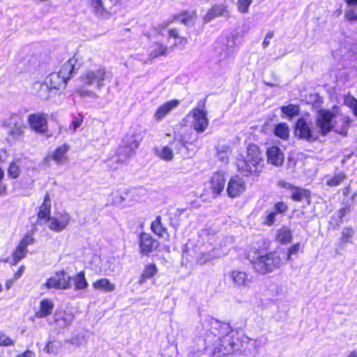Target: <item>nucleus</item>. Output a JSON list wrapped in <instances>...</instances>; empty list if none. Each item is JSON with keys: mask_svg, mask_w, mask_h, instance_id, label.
I'll use <instances>...</instances> for the list:
<instances>
[{"mask_svg": "<svg viewBox=\"0 0 357 357\" xmlns=\"http://www.w3.org/2000/svg\"><path fill=\"white\" fill-rule=\"evenodd\" d=\"M52 203L50 194L48 192L45 195L43 202L42 204L39 207V211L38 213V221L44 220L47 222L50 216Z\"/></svg>", "mask_w": 357, "mask_h": 357, "instance_id": "5701e85b", "label": "nucleus"}, {"mask_svg": "<svg viewBox=\"0 0 357 357\" xmlns=\"http://www.w3.org/2000/svg\"><path fill=\"white\" fill-rule=\"evenodd\" d=\"M249 162H252L254 165L252 166V170H261L263 167V155L258 146L250 144L247 149V155L244 158L238 159V169H247L249 167Z\"/></svg>", "mask_w": 357, "mask_h": 357, "instance_id": "0eeeda50", "label": "nucleus"}, {"mask_svg": "<svg viewBox=\"0 0 357 357\" xmlns=\"http://www.w3.org/2000/svg\"><path fill=\"white\" fill-rule=\"evenodd\" d=\"M95 289L102 290L105 292L113 291L115 289V284L110 282L107 278H102L93 283Z\"/></svg>", "mask_w": 357, "mask_h": 357, "instance_id": "2f4dec72", "label": "nucleus"}, {"mask_svg": "<svg viewBox=\"0 0 357 357\" xmlns=\"http://www.w3.org/2000/svg\"><path fill=\"white\" fill-rule=\"evenodd\" d=\"M178 20L185 26L193 24L195 20V12H185L178 16Z\"/></svg>", "mask_w": 357, "mask_h": 357, "instance_id": "58836bf2", "label": "nucleus"}, {"mask_svg": "<svg viewBox=\"0 0 357 357\" xmlns=\"http://www.w3.org/2000/svg\"><path fill=\"white\" fill-rule=\"evenodd\" d=\"M300 250V244L296 243L291 247L289 248L288 250V255H287V259L291 260V255H296L298 252V250Z\"/></svg>", "mask_w": 357, "mask_h": 357, "instance_id": "4d7b16f0", "label": "nucleus"}, {"mask_svg": "<svg viewBox=\"0 0 357 357\" xmlns=\"http://www.w3.org/2000/svg\"><path fill=\"white\" fill-rule=\"evenodd\" d=\"M74 319V314L66 311L56 312L54 314L56 324L62 328L69 326L73 323Z\"/></svg>", "mask_w": 357, "mask_h": 357, "instance_id": "b1692460", "label": "nucleus"}, {"mask_svg": "<svg viewBox=\"0 0 357 357\" xmlns=\"http://www.w3.org/2000/svg\"><path fill=\"white\" fill-rule=\"evenodd\" d=\"M354 234V231L351 227H344L341 232V241L342 243H349Z\"/></svg>", "mask_w": 357, "mask_h": 357, "instance_id": "a18cd8bd", "label": "nucleus"}, {"mask_svg": "<svg viewBox=\"0 0 357 357\" xmlns=\"http://www.w3.org/2000/svg\"><path fill=\"white\" fill-rule=\"evenodd\" d=\"M255 254L256 256L249 253L248 259L255 271L260 274L271 273L278 268L282 264L280 257L275 253L269 252L262 255L259 252H256Z\"/></svg>", "mask_w": 357, "mask_h": 357, "instance_id": "20e7f679", "label": "nucleus"}, {"mask_svg": "<svg viewBox=\"0 0 357 357\" xmlns=\"http://www.w3.org/2000/svg\"><path fill=\"white\" fill-rule=\"evenodd\" d=\"M279 186L283 188H286L291 192V188H294L295 186H293L291 184L286 183L285 181H279L278 183Z\"/></svg>", "mask_w": 357, "mask_h": 357, "instance_id": "69168bd1", "label": "nucleus"}, {"mask_svg": "<svg viewBox=\"0 0 357 357\" xmlns=\"http://www.w3.org/2000/svg\"><path fill=\"white\" fill-rule=\"evenodd\" d=\"M54 305L50 299H43L40 302L39 310L36 312V318H45L50 315L53 311Z\"/></svg>", "mask_w": 357, "mask_h": 357, "instance_id": "cd10ccee", "label": "nucleus"}, {"mask_svg": "<svg viewBox=\"0 0 357 357\" xmlns=\"http://www.w3.org/2000/svg\"><path fill=\"white\" fill-rule=\"evenodd\" d=\"M278 215L273 210L266 212V214L261 216V224L266 226H272L275 224Z\"/></svg>", "mask_w": 357, "mask_h": 357, "instance_id": "4c0bfd02", "label": "nucleus"}, {"mask_svg": "<svg viewBox=\"0 0 357 357\" xmlns=\"http://www.w3.org/2000/svg\"><path fill=\"white\" fill-rule=\"evenodd\" d=\"M249 167H248L247 169H238V171L241 172V174L248 176L250 174H254L259 172L261 170H252V166L254 165V164L252 162H249L248 163Z\"/></svg>", "mask_w": 357, "mask_h": 357, "instance_id": "6e6d98bb", "label": "nucleus"}, {"mask_svg": "<svg viewBox=\"0 0 357 357\" xmlns=\"http://www.w3.org/2000/svg\"><path fill=\"white\" fill-rule=\"evenodd\" d=\"M77 93L82 98L89 97L93 99H97L99 98V96L96 92L90 90L80 89L77 91Z\"/></svg>", "mask_w": 357, "mask_h": 357, "instance_id": "8fccbe9b", "label": "nucleus"}, {"mask_svg": "<svg viewBox=\"0 0 357 357\" xmlns=\"http://www.w3.org/2000/svg\"><path fill=\"white\" fill-rule=\"evenodd\" d=\"M112 74L105 66L98 63L90 64L80 76L82 82L87 86H93L96 89L100 90L105 82H110Z\"/></svg>", "mask_w": 357, "mask_h": 357, "instance_id": "7ed1b4c3", "label": "nucleus"}, {"mask_svg": "<svg viewBox=\"0 0 357 357\" xmlns=\"http://www.w3.org/2000/svg\"><path fill=\"white\" fill-rule=\"evenodd\" d=\"M191 114L192 116V126L195 130L199 133L204 132L208 126L207 112L197 107L191 111Z\"/></svg>", "mask_w": 357, "mask_h": 357, "instance_id": "f8f14e48", "label": "nucleus"}, {"mask_svg": "<svg viewBox=\"0 0 357 357\" xmlns=\"http://www.w3.org/2000/svg\"><path fill=\"white\" fill-rule=\"evenodd\" d=\"M169 48L167 45L159 42H154L150 47L149 59L153 60L159 56H163L168 54Z\"/></svg>", "mask_w": 357, "mask_h": 357, "instance_id": "a878e982", "label": "nucleus"}, {"mask_svg": "<svg viewBox=\"0 0 357 357\" xmlns=\"http://www.w3.org/2000/svg\"><path fill=\"white\" fill-rule=\"evenodd\" d=\"M345 17L347 20L351 21L357 20V14L352 10L346 11Z\"/></svg>", "mask_w": 357, "mask_h": 357, "instance_id": "680f3d73", "label": "nucleus"}, {"mask_svg": "<svg viewBox=\"0 0 357 357\" xmlns=\"http://www.w3.org/2000/svg\"><path fill=\"white\" fill-rule=\"evenodd\" d=\"M295 133L300 138L308 142H314L318 139V135L314 133L307 124L305 119H299L296 125Z\"/></svg>", "mask_w": 357, "mask_h": 357, "instance_id": "2eb2a0df", "label": "nucleus"}, {"mask_svg": "<svg viewBox=\"0 0 357 357\" xmlns=\"http://www.w3.org/2000/svg\"><path fill=\"white\" fill-rule=\"evenodd\" d=\"M44 351L47 354H56L58 352V348L54 342H50L45 347Z\"/></svg>", "mask_w": 357, "mask_h": 357, "instance_id": "5fc2aeb1", "label": "nucleus"}, {"mask_svg": "<svg viewBox=\"0 0 357 357\" xmlns=\"http://www.w3.org/2000/svg\"><path fill=\"white\" fill-rule=\"evenodd\" d=\"M24 269H25L24 266H21L20 267V268L18 269V271L15 273L14 280H17L19 278H20L24 272Z\"/></svg>", "mask_w": 357, "mask_h": 357, "instance_id": "0e129e2a", "label": "nucleus"}, {"mask_svg": "<svg viewBox=\"0 0 357 357\" xmlns=\"http://www.w3.org/2000/svg\"><path fill=\"white\" fill-rule=\"evenodd\" d=\"M179 103L178 100H171L160 105L154 114L155 120L156 121H160L173 109H176Z\"/></svg>", "mask_w": 357, "mask_h": 357, "instance_id": "6ab92c4d", "label": "nucleus"}, {"mask_svg": "<svg viewBox=\"0 0 357 357\" xmlns=\"http://www.w3.org/2000/svg\"><path fill=\"white\" fill-rule=\"evenodd\" d=\"M210 183L213 193L216 195L220 194L225 185V178L223 174L220 172L215 173L211 178Z\"/></svg>", "mask_w": 357, "mask_h": 357, "instance_id": "393cba45", "label": "nucleus"}, {"mask_svg": "<svg viewBox=\"0 0 357 357\" xmlns=\"http://www.w3.org/2000/svg\"><path fill=\"white\" fill-rule=\"evenodd\" d=\"M281 110L283 114L289 117L297 116L299 114L298 107L291 104L287 106H282Z\"/></svg>", "mask_w": 357, "mask_h": 357, "instance_id": "ea45409f", "label": "nucleus"}, {"mask_svg": "<svg viewBox=\"0 0 357 357\" xmlns=\"http://www.w3.org/2000/svg\"><path fill=\"white\" fill-rule=\"evenodd\" d=\"M151 231L160 238L168 236L167 229L162 225L161 217L157 216L151 225Z\"/></svg>", "mask_w": 357, "mask_h": 357, "instance_id": "7c9ffc66", "label": "nucleus"}, {"mask_svg": "<svg viewBox=\"0 0 357 357\" xmlns=\"http://www.w3.org/2000/svg\"><path fill=\"white\" fill-rule=\"evenodd\" d=\"M349 211V208L347 207H344V208H340L338 211L339 218L342 219L346 214L348 213Z\"/></svg>", "mask_w": 357, "mask_h": 357, "instance_id": "338daca9", "label": "nucleus"}, {"mask_svg": "<svg viewBox=\"0 0 357 357\" xmlns=\"http://www.w3.org/2000/svg\"><path fill=\"white\" fill-rule=\"evenodd\" d=\"M338 107H334L333 111L320 109L317 117V126L322 135H326L332 128V121L337 112Z\"/></svg>", "mask_w": 357, "mask_h": 357, "instance_id": "6e6552de", "label": "nucleus"}, {"mask_svg": "<svg viewBox=\"0 0 357 357\" xmlns=\"http://www.w3.org/2000/svg\"><path fill=\"white\" fill-rule=\"evenodd\" d=\"M172 148L169 146H165L161 149H155V155L160 159L169 162L174 158L173 149L178 150V151L184 146V144L181 140H175L170 144Z\"/></svg>", "mask_w": 357, "mask_h": 357, "instance_id": "a211bd4d", "label": "nucleus"}, {"mask_svg": "<svg viewBox=\"0 0 357 357\" xmlns=\"http://www.w3.org/2000/svg\"><path fill=\"white\" fill-rule=\"evenodd\" d=\"M266 155L268 162L276 167L281 166L284 162V154L277 146H271L267 150Z\"/></svg>", "mask_w": 357, "mask_h": 357, "instance_id": "4be33fe9", "label": "nucleus"}, {"mask_svg": "<svg viewBox=\"0 0 357 357\" xmlns=\"http://www.w3.org/2000/svg\"><path fill=\"white\" fill-rule=\"evenodd\" d=\"M274 133L277 137L286 139L289 134V127L284 123H278L275 128Z\"/></svg>", "mask_w": 357, "mask_h": 357, "instance_id": "c9c22d12", "label": "nucleus"}, {"mask_svg": "<svg viewBox=\"0 0 357 357\" xmlns=\"http://www.w3.org/2000/svg\"><path fill=\"white\" fill-rule=\"evenodd\" d=\"M71 284L75 290H83L88 287L89 284L84 271H80L74 277H71Z\"/></svg>", "mask_w": 357, "mask_h": 357, "instance_id": "c85d7f7f", "label": "nucleus"}, {"mask_svg": "<svg viewBox=\"0 0 357 357\" xmlns=\"http://www.w3.org/2000/svg\"><path fill=\"white\" fill-rule=\"evenodd\" d=\"M17 357H35V354L30 350H26L24 353L19 354Z\"/></svg>", "mask_w": 357, "mask_h": 357, "instance_id": "774afa93", "label": "nucleus"}, {"mask_svg": "<svg viewBox=\"0 0 357 357\" xmlns=\"http://www.w3.org/2000/svg\"><path fill=\"white\" fill-rule=\"evenodd\" d=\"M136 194V189H129L122 192H117L113 195L112 204L121 208L130 206L132 202L136 200V199H134Z\"/></svg>", "mask_w": 357, "mask_h": 357, "instance_id": "4468645a", "label": "nucleus"}, {"mask_svg": "<svg viewBox=\"0 0 357 357\" xmlns=\"http://www.w3.org/2000/svg\"><path fill=\"white\" fill-rule=\"evenodd\" d=\"M351 122L352 121L349 117L343 118L342 119V128L340 129L336 128L335 132L341 135L346 136Z\"/></svg>", "mask_w": 357, "mask_h": 357, "instance_id": "c03bdc74", "label": "nucleus"}, {"mask_svg": "<svg viewBox=\"0 0 357 357\" xmlns=\"http://www.w3.org/2000/svg\"><path fill=\"white\" fill-rule=\"evenodd\" d=\"M77 63V60L75 57L69 59L62 65L58 73L61 74V77L65 78V80L68 82L78 69V67L76 66Z\"/></svg>", "mask_w": 357, "mask_h": 357, "instance_id": "412c9836", "label": "nucleus"}, {"mask_svg": "<svg viewBox=\"0 0 357 357\" xmlns=\"http://www.w3.org/2000/svg\"><path fill=\"white\" fill-rule=\"evenodd\" d=\"M144 138L143 132L138 128H131L122 139L116 151L117 161L124 162L135 153Z\"/></svg>", "mask_w": 357, "mask_h": 357, "instance_id": "f03ea898", "label": "nucleus"}, {"mask_svg": "<svg viewBox=\"0 0 357 357\" xmlns=\"http://www.w3.org/2000/svg\"><path fill=\"white\" fill-rule=\"evenodd\" d=\"M347 178V175L344 172L335 174L333 177L326 181V185L331 187H335L342 183Z\"/></svg>", "mask_w": 357, "mask_h": 357, "instance_id": "e433bc0d", "label": "nucleus"}, {"mask_svg": "<svg viewBox=\"0 0 357 357\" xmlns=\"http://www.w3.org/2000/svg\"><path fill=\"white\" fill-rule=\"evenodd\" d=\"M3 126L7 129L8 133L14 138H19L24 132V121L19 115L11 116Z\"/></svg>", "mask_w": 357, "mask_h": 357, "instance_id": "9b49d317", "label": "nucleus"}, {"mask_svg": "<svg viewBox=\"0 0 357 357\" xmlns=\"http://www.w3.org/2000/svg\"><path fill=\"white\" fill-rule=\"evenodd\" d=\"M168 33L169 38H173L175 40H177L178 38L180 36L178 35V31L176 29H170L168 31Z\"/></svg>", "mask_w": 357, "mask_h": 357, "instance_id": "e2e57ef3", "label": "nucleus"}, {"mask_svg": "<svg viewBox=\"0 0 357 357\" xmlns=\"http://www.w3.org/2000/svg\"><path fill=\"white\" fill-rule=\"evenodd\" d=\"M28 122L31 128L37 132L44 133L47 129V115L45 114H30Z\"/></svg>", "mask_w": 357, "mask_h": 357, "instance_id": "dca6fc26", "label": "nucleus"}, {"mask_svg": "<svg viewBox=\"0 0 357 357\" xmlns=\"http://www.w3.org/2000/svg\"><path fill=\"white\" fill-rule=\"evenodd\" d=\"M216 149L219 160L225 163L228 162L229 155L231 152L230 147L227 145H218Z\"/></svg>", "mask_w": 357, "mask_h": 357, "instance_id": "f704fd0d", "label": "nucleus"}, {"mask_svg": "<svg viewBox=\"0 0 357 357\" xmlns=\"http://www.w3.org/2000/svg\"><path fill=\"white\" fill-rule=\"evenodd\" d=\"M291 198L296 202H301L305 198L310 197V192L305 189L294 187L291 188Z\"/></svg>", "mask_w": 357, "mask_h": 357, "instance_id": "473e14b6", "label": "nucleus"}, {"mask_svg": "<svg viewBox=\"0 0 357 357\" xmlns=\"http://www.w3.org/2000/svg\"><path fill=\"white\" fill-rule=\"evenodd\" d=\"M157 271L155 265L151 264L145 267L142 273L144 274V277H147L150 279L156 274Z\"/></svg>", "mask_w": 357, "mask_h": 357, "instance_id": "09e8293b", "label": "nucleus"}, {"mask_svg": "<svg viewBox=\"0 0 357 357\" xmlns=\"http://www.w3.org/2000/svg\"><path fill=\"white\" fill-rule=\"evenodd\" d=\"M274 33L273 31L268 32L262 43V46L264 48H266L270 44V40L273 37Z\"/></svg>", "mask_w": 357, "mask_h": 357, "instance_id": "052dcab7", "label": "nucleus"}, {"mask_svg": "<svg viewBox=\"0 0 357 357\" xmlns=\"http://www.w3.org/2000/svg\"><path fill=\"white\" fill-rule=\"evenodd\" d=\"M138 241L139 253L144 256H149L151 252L156 250L160 245L150 234L145 232L139 234Z\"/></svg>", "mask_w": 357, "mask_h": 357, "instance_id": "9d476101", "label": "nucleus"}, {"mask_svg": "<svg viewBox=\"0 0 357 357\" xmlns=\"http://www.w3.org/2000/svg\"><path fill=\"white\" fill-rule=\"evenodd\" d=\"M47 289H69L72 287L71 277L65 271L56 272L45 284Z\"/></svg>", "mask_w": 357, "mask_h": 357, "instance_id": "1a4fd4ad", "label": "nucleus"}, {"mask_svg": "<svg viewBox=\"0 0 357 357\" xmlns=\"http://www.w3.org/2000/svg\"><path fill=\"white\" fill-rule=\"evenodd\" d=\"M83 122V118L80 116L75 117L72 121L71 126L73 130L79 128Z\"/></svg>", "mask_w": 357, "mask_h": 357, "instance_id": "13d9d810", "label": "nucleus"}, {"mask_svg": "<svg viewBox=\"0 0 357 357\" xmlns=\"http://www.w3.org/2000/svg\"><path fill=\"white\" fill-rule=\"evenodd\" d=\"M69 150L67 144L57 147L52 155V158L58 164L63 163L66 160V153Z\"/></svg>", "mask_w": 357, "mask_h": 357, "instance_id": "c756f323", "label": "nucleus"}, {"mask_svg": "<svg viewBox=\"0 0 357 357\" xmlns=\"http://www.w3.org/2000/svg\"><path fill=\"white\" fill-rule=\"evenodd\" d=\"M288 209L287 205L282 202H280L276 203L273 207L272 210L275 212V213L279 215L280 214H282L286 212Z\"/></svg>", "mask_w": 357, "mask_h": 357, "instance_id": "3c124183", "label": "nucleus"}, {"mask_svg": "<svg viewBox=\"0 0 357 357\" xmlns=\"http://www.w3.org/2000/svg\"><path fill=\"white\" fill-rule=\"evenodd\" d=\"M67 82L62 77L61 74L53 73L50 74L45 79L44 83L36 82L34 87L38 88V96L43 99L50 97V92L53 90L64 89Z\"/></svg>", "mask_w": 357, "mask_h": 357, "instance_id": "39448f33", "label": "nucleus"}, {"mask_svg": "<svg viewBox=\"0 0 357 357\" xmlns=\"http://www.w3.org/2000/svg\"><path fill=\"white\" fill-rule=\"evenodd\" d=\"M227 280L234 289L245 291L251 288L254 277L248 271L234 268L227 273Z\"/></svg>", "mask_w": 357, "mask_h": 357, "instance_id": "423d86ee", "label": "nucleus"}, {"mask_svg": "<svg viewBox=\"0 0 357 357\" xmlns=\"http://www.w3.org/2000/svg\"><path fill=\"white\" fill-rule=\"evenodd\" d=\"M252 0H236V7L239 13L245 14L249 12V8Z\"/></svg>", "mask_w": 357, "mask_h": 357, "instance_id": "79ce46f5", "label": "nucleus"}, {"mask_svg": "<svg viewBox=\"0 0 357 357\" xmlns=\"http://www.w3.org/2000/svg\"><path fill=\"white\" fill-rule=\"evenodd\" d=\"M229 14L227 6L225 5H217L211 8L204 17L206 22H210L216 17H227Z\"/></svg>", "mask_w": 357, "mask_h": 357, "instance_id": "bb28decb", "label": "nucleus"}, {"mask_svg": "<svg viewBox=\"0 0 357 357\" xmlns=\"http://www.w3.org/2000/svg\"><path fill=\"white\" fill-rule=\"evenodd\" d=\"M207 347H213V354L222 357L232 354L240 348L239 333L231 329L230 325L213 317H208L203 324Z\"/></svg>", "mask_w": 357, "mask_h": 357, "instance_id": "f257e3e1", "label": "nucleus"}, {"mask_svg": "<svg viewBox=\"0 0 357 357\" xmlns=\"http://www.w3.org/2000/svg\"><path fill=\"white\" fill-rule=\"evenodd\" d=\"M246 188L245 183L243 178L238 176H233L230 178L227 192L229 197L234 198L242 194Z\"/></svg>", "mask_w": 357, "mask_h": 357, "instance_id": "f3484780", "label": "nucleus"}, {"mask_svg": "<svg viewBox=\"0 0 357 357\" xmlns=\"http://www.w3.org/2000/svg\"><path fill=\"white\" fill-rule=\"evenodd\" d=\"M212 259L209 253H200L197 258V264L200 265L205 264Z\"/></svg>", "mask_w": 357, "mask_h": 357, "instance_id": "864d4df0", "label": "nucleus"}, {"mask_svg": "<svg viewBox=\"0 0 357 357\" xmlns=\"http://www.w3.org/2000/svg\"><path fill=\"white\" fill-rule=\"evenodd\" d=\"M292 238V235L290 230L287 229H282L279 231L277 239L282 243H286L290 242Z\"/></svg>", "mask_w": 357, "mask_h": 357, "instance_id": "a19ab883", "label": "nucleus"}, {"mask_svg": "<svg viewBox=\"0 0 357 357\" xmlns=\"http://www.w3.org/2000/svg\"><path fill=\"white\" fill-rule=\"evenodd\" d=\"M35 242V239L31 233H26L22 239L20 241L19 245L27 249V246L33 245Z\"/></svg>", "mask_w": 357, "mask_h": 357, "instance_id": "de8ad7c7", "label": "nucleus"}, {"mask_svg": "<svg viewBox=\"0 0 357 357\" xmlns=\"http://www.w3.org/2000/svg\"><path fill=\"white\" fill-rule=\"evenodd\" d=\"M15 344V341L3 333H0V346L8 347Z\"/></svg>", "mask_w": 357, "mask_h": 357, "instance_id": "603ef678", "label": "nucleus"}, {"mask_svg": "<svg viewBox=\"0 0 357 357\" xmlns=\"http://www.w3.org/2000/svg\"><path fill=\"white\" fill-rule=\"evenodd\" d=\"M28 252V250L20 245H17L12 254V265H16L20 260L24 258Z\"/></svg>", "mask_w": 357, "mask_h": 357, "instance_id": "72a5a7b5", "label": "nucleus"}, {"mask_svg": "<svg viewBox=\"0 0 357 357\" xmlns=\"http://www.w3.org/2000/svg\"><path fill=\"white\" fill-rule=\"evenodd\" d=\"M20 174V167L16 164V162H11L8 169V174L13 178H16L19 176Z\"/></svg>", "mask_w": 357, "mask_h": 357, "instance_id": "49530a36", "label": "nucleus"}, {"mask_svg": "<svg viewBox=\"0 0 357 357\" xmlns=\"http://www.w3.org/2000/svg\"><path fill=\"white\" fill-rule=\"evenodd\" d=\"M344 103L352 110L354 115L357 118V100L348 96L344 98Z\"/></svg>", "mask_w": 357, "mask_h": 357, "instance_id": "37998d69", "label": "nucleus"}, {"mask_svg": "<svg viewBox=\"0 0 357 357\" xmlns=\"http://www.w3.org/2000/svg\"><path fill=\"white\" fill-rule=\"evenodd\" d=\"M89 4L97 17L107 18L110 15V11L102 0H89Z\"/></svg>", "mask_w": 357, "mask_h": 357, "instance_id": "aec40b11", "label": "nucleus"}, {"mask_svg": "<svg viewBox=\"0 0 357 357\" xmlns=\"http://www.w3.org/2000/svg\"><path fill=\"white\" fill-rule=\"evenodd\" d=\"M187 43H188V40L186 38L179 36L178 38V39L176 40V42L174 43V46L183 48Z\"/></svg>", "mask_w": 357, "mask_h": 357, "instance_id": "bf43d9fd", "label": "nucleus"}, {"mask_svg": "<svg viewBox=\"0 0 357 357\" xmlns=\"http://www.w3.org/2000/svg\"><path fill=\"white\" fill-rule=\"evenodd\" d=\"M71 221V216L67 212H62L51 217L47 221L49 222L48 227L55 232L63 231Z\"/></svg>", "mask_w": 357, "mask_h": 357, "instance_id": "ddd939ff", "label": "nucleus"}]
</instances>
